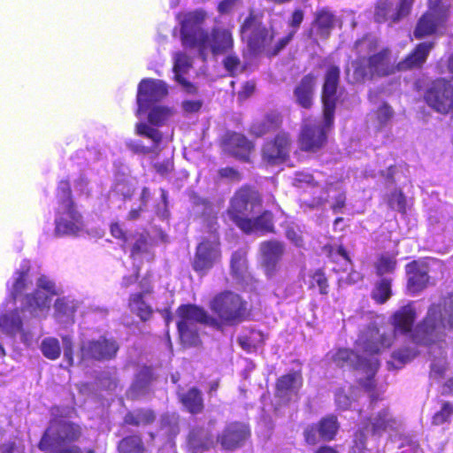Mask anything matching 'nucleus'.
I'll use <instances>...</instances> for the list:
<instances>
[{"label":"nucleus","mask_w":453,"mask_h":453,"mask_svg":"<svg viewBox=\"0 0 453 453\" xmlns=\"http://www.w3.org/2000/svg\"><path fill=\"white\" fill-rule=\"evenodd\" d=\"M341 81V69L336 65L326 67L321 87L320 100L323 121L314 123L303 120L297 137L298 148L306 153H318L327 144L328 134L334 127V116L339 101L338 88Z\"/></svg>","instance_id":"obj_1"},{"label":"nucleus","mask_w":453,"mask_h":453,"mask_svg":"<svg viewBox=\"0 0 453 453\" xmlns=\"http://www.w3.org/2000/svg\"><path fill=\"white\" fill-rule=\"evenodd\" d=\"M416 319L414 302L410 301L399 307L390 317L393 335L399 334L408 336L418 346H431L441 341L443 322L441 303L430 304L425 317L415 326Z\"/></svg>","instance_id":"obj_2"},{"label":"nucleus","mask_w":453,"mask_h":453,"mask_svg":"<svg viewBox=\"0 0 453 453\" xmlns=\"http://www.w3.org/2000/svg\"><path fill=\"white\" fill-rule=\"evenodd\" d=\"M209 308L216 318L208 315L200 307V324L217 327L220 324L235 326L243 322L250 315L248 302L240 294L228 289L213 296L209 302Z\"/></svg>","instance_id":"obj_3"},{"label":"nucleus","mask_w":453,"mask_h":453,"mask_svg":"<svg viewBox=\"0 0 453 453\" xmlns=\"http://www.w3.org/2000/svg\"><path fill=\"white\" fill-rule=\"evenodd\" d=\"M264 15L253 9L249 11L239 27V33L242 41L246 42L247 48L254 56L265 55L272 58L280 52H273L276 42L272 45L274 39V32L268 28L263 21Z\"/></svg>","instance_id":"obj_4"},{"label":"nucleus","mask_w":453,"mask_h":453,"mask_svg":"<svg viewBox=\"0 0 453 453\" xmlns=\"http://www.w3.org/2000/svg\"><path fill=\"white\" fill-rule=\"evenodd\" d=\"M168 93L165 81L153 79H143L138 87L137 115L146 113L150 110L148 119L150 124L160 126L171 116V111L163 106L155 105Z\"/></svg>","instance_id":"obj_5"},{"label":"nucleus","mask_w":453,"mask_h":453,"mask_svg":"<svg viewBox=\"0 0 453 453\" xmlns=\"http://www.w3.org/2000/svg\"><path fill=\"white\" fill-rule=\"evenodd\" d=\"M58 207L55 219L58 236L75 235L84 229V220L71 197L70 184L61 180L58 187Z\"/></svg>","instance_id":"obj_6"},{"label":"nucleus","mask_w":453,"mask_h":453,"mask_svg":"<svg viewBox=\"0 0 453 453\" xmlns=\"http://www.w3.org/2000/svg\"><path fill=\"white\" fill-rule=\"evenodd\" d=\"M79 435V426L64 419H53L39 442V449L46 453H81L75 446L65 448L67 441Z\"/></svg>","instance_id":"obj_7"},{"label":"nucleus","mask_w":453,"mask_h":453,"mask_svg":"<svg viewBox=\"0 0 453 453\" xmlns=\"http://www.w3.org/2000/svg\"><path fill=\"white\" fill-rule=\"evenodd\" d=\"M58 288L54 281L46 276H41L36 282V288L26 294L21 300L22 312L42 320L46 319L51 306L52 297L58 295Z\"/></svg>","instance_id":"obj_8"},{"label":"nucleus","mask_w":453,"mask_h":453,"mask_svg":"<svg viewBox=\"0 0 453 453\" xmlns=\"http://www.w3.org/2000/svg\"><path fill=\"white\" fill-rule=\"evenodd\" d=\"M388 58L389 50L386 48L367 58L358 57L352 62L353 82L363 83L375 77L381 78L394 73L395 66L389 64Z\"/></svg>","instance_id":"obj_9"},{"label":"nucleus","mask_w":453,"mask_h":453,"mask_svg":"<svg viewBox=\"0 0 453 453\" xmlns=\"http://www.w3.org/2000/svg\"><path fill=\"white\" fill-rule=\"evenodd\" d=\"M262 206L263 197L259 191L250 185H243L232 196L226 213L229 219L239 227L256 209Z\"/></svg>","instance_id":"obj_10"},{"label":"nucleus","mask_w":453,"mask_h":453,"mask_svg":"<svg viewBox=\"0 0 453 453\" xmlns=\"http://www.w3.org/2000/svg\"><path fill=\"white\" fill-rule=\"evenodd\" d=\"M234 47V39L231 28L214 26L211 30L200 29V58L206 60L210 53L212 57L231 52Z\"/></svg>","instance_id":"obj_11"},{"label":"nucleus","mask_w":453,"mask_h":453,"mask_svg":"<svg viewBox=\"0 0 453 453\" xmlns=\"http://www.w3.org/2000/svg\"><path fill=\"white\" fill-rule=\"evenodd\" d=\"M119 350V344L113 338L99 336L90 339L82 335L79 342V362L86 365L90 361H106L113 358Z\"/></svg>","instance_id":"obj_12"},{"label":"nucleus","mask_w":453,"mask_h":453,"mask_svg":"<svg viewBox=\"0 0 453 453\" xmlns=\"http://www.w3.org/2000/svg\"><path fill=\"white\" fill-rule=\"evenodd\" d=\"M423 99L434 111L447 115L453 111V84L446 78H436L425 89Z\"/></svg>","instance_id":"obj_13"},{"label":"nucleus","mask_w":453,"mask_h":453,"mask_svg":"<svg viewBox=\"0 0 453 453\" xmlns=\"http://www.w3.org/2000/svg\"><path fill=\"white\" fill-rule=\"evenodd\" d=\"M292 147L293 139L290 133L280 131L263 142L260 150L261 160L270 166L284 164L290 158Z\"/></svg>","instance_id":"obj_14"},{"label":"nucleus","mask_w":453,"mask_h":453,"mask_svg":"<svg viewBox=\"0 0 453 453\" xmlns=\"http://www.w3.org/2000/svg\"><path fill=\"white\" fill-rule=\"evenodd\" d=\"M220 146L223 151L234 159L250 163L256 150V143L243 133L226 130L223 134Z\"/></svg>","instance_id":"obj_15"},{"label":"nucleus","mask_w":453,"mask_h":453,"mask_svg":"<svg viewBox=\"0 0 453 453\" xmlns=\"http://www.w3.org/2000/svg\"><path fill=\"white\" fill-rule=\"evenodd\" d=\"M340 427V422L336 415H326L317 423L305 427L303 430L304 441L311 446L318 444L319 441H332L335 440Z\"/></svg>","instance_id":"obj_16"},{"label":"nucleus","mask_w":453,"mask_h":453,"mask_svg":"<svg viewBox=\"0 0 453 453\" xmlns=\"http://www.w3.org/2000/svg\"><path fill=\"white\" fill-rule=\"evenodd\" d=\"M251 437V429L249 424L242 421L227 423L221 433L218 434V440L222 451H235L245 445Z\"/></svg>","instance_id":"obj_17"},{"label":"nucleus","mask_w":453,"mask_h":453,"mask_svg":"<svg viewBox=\"0 0 453 453\" xmlns=\"http://www.w3.org/2000/svg\"><path fill=\"white\" fill-rule=\"evenodd\" d=\"M178 331L185 346H196L198 342V308L194 305H181L178 309Z\"/></svg>","instance_id":"obj_18"},{"label":"nucleus","mask_w":453,"mask_h":453,"mask_svg":"<svg viewBox=\"0 0 453 453\" xmlns=\"http://www.w3.org/2000/svg\"><path fill=\"white\" fill-rule=\"evenodd\" d=\"M61 339L62 347L58 338L53 336L44 337L40 343V350L46 358L56 360L60 357L63 349L65 365L61 366L68 368L74 365L73 342V338L67 334L63 335Z\"/></svg>","instance_id":"obj_19"},{"label":"nucleus","mask_w":453,"mask_h":453,"mask_svg":"<svg viewBox=\"0 0 453 453\" xmlns=\"http://www.w3.org/2000/svg\"><path fill=\"white\" fill-rule=\"evenodd\" d=\"M395 341L390 332H380L376 326H369L359 337L357 345L366 355L372 356L389 349Z\"/></svg>","instance_id":"obj_20"},{"label":"nucleus","mask_w":453,"mask_h":453,"mask_svg":"<svg viewBox=\"0 0 453 453\" xmlns=\"http://www.w3.org/2000/svg\"><path fill=\"white\" fill-rule=\"evenodd\" d=\"M303 386L300 371H294L280 376L275 381L274 396L280 403L288 405L295 397L299 399V390Z\"/></svg>","instance_id":"obj_21"},{"label":"nucleus","mask_w":453,"mask_h":453,"mask_svg":"<svg viewBox=\"0 0 453 453\" xmlns=\"http://www.w3.org/2000/svg\"><path fill=\"white\" fill-rule=\"evenodd\" d=\"M259 252L262 257V266L265 274L272 276L285 253V244L277 239H270L260 242Z\"/></svg>","instance_id":"obj_22"},{"label":"nucleus","mask_w":453,"mask_h":453,"mask_svg":"<svg viewBox=\"0 0 453 453\" xmlns=\"http://www.w3.org/2000/svg\"><path fill=\"white\" fill-rule=\"evenodd\" d=\"M434 48V42H422L418 43L405 57L399 61L395 69L399 72L423 68L426 63L431 50Z\"/></svg>","instance_id":"obj_23"},{"label":"nucleus","mask_w":453,"mask_h":453,"mask_svg":"<svg viewBox=\"0 0 453 453\" xmlns=\"http://www.w3.org/2000/svg\"><path fill=\"white\" fill-rule=\"evenodd\" d=\"M335 25V16L327 8L317 10L311 24L308 36L317 42L318 39L327 40Z\"/></svg>","instance_id":"obj_24"},{"label":"nucleus","mask_w":453,"mask_h":453,"mask_svg":"<svg viewBox=\"0 0 453 453\" xmlns=\"http://www.w3.org/2000/svg\"><path fill=\"white\" fill-rule=\"evenodd\" d=\"M405 273L408 276L406 288L411 295L420 293L428 286L427 265L413 260L405 265Z\"/></svg>","instance_id":"obj_25"},{"label":"nucleus","mask_w":453,"mask_h":453,"mask_svg":"<svg viewBox=\"0 0 453 453\" xmlns=\"http://www.w3.org/2000/svg\"><path fill=\"white\" fill-rule=\"evenodd\" d=\"M316 85L317 75L311 72L304 74L296 84L293 94L298 106L305 110L312 108Z\"/></svg>","instance_id":"obj_26"},{"label":"nucleus","mask_w":453,"mask_h":453,"mask_svg":"<svg viewBox=\"0 0 453 453\" xmlns=\"http://www.w3.org/2000/svg\"><path fill=\"white\" fill-rule=\"evenodd\" d=\"M238 228L245 234L255 233L260 234H274L276 232L274 215L273 211L265 210L256 217L250 216L247 218Z\"/></svg>","instance_id":"obj_27"},{"label":"nucleus","mask_w":453,"mask_h":453,"mask_svg":"<svg viewBox=\"0 0 453 453\" xmlns=\"http://www.w3.org/2000/svg\"><path fill=\"white\" fill-rule=\"evenodd\" d=\"M136 133L139 135L149 138L151 141L152 144L151 146H144L139 142L131 141L127 143V146L134 152L141 154H150L157 153L160 150L162 134L157 129L150 127L146 123L141 122L136 125Z\"/></svg>","instance_id":"obj_28"},{"label":"nucleus","mask_w":453,"mask_h":453,"mask_svg":"<svg viewBox=\"0 0 453 453\" xmlns=\"http://www.w3.org/2000/svg\"><path fill=\"white\" fill-rule=\"evenodd\" d=\"M283 117L280 111L271 110L262 119L254 120L249 127V133L255 138H261L281 127Z\"/></svg>","instance_id":"obj_29"},{"label":"nucleus","mask_w":453,"mask_h":453,"mask_svg":"<svg viewBox=\"0 0 453 453\" xmlns=\"http://www.w3.org/2000/svg\"><path fill=\"white\" fill-rule=\"evenodd\" d=\"M0 329L5 334L12 336L19 334L21 342L27 345H29L33 340V334L23 327L18 311L0 315Z\"/></svg>","instance_id":"obj_30"},{"label":"nucleus","mask_w":453,"mask_h":453,"mask_svg":"<svg viewBox=\"0 0 453 453\" xmlns=\"http://www.w3.org/2000/svg\"><path fill=\"white\" fill-rule=\"evenodd\" d=\"M446 21V19L426 11L417 20L413 30V36L417 40H421L434 35Z\"/></svg>","instance_id":"obj_31"},{"label":"nucleus","mask_w":453,"mask_h":453,"mask_svg":"<svg viewBox=\"0 0 453 453\" xmlns=\"http://www.w3.org/2000/svg\"><path fill=\"white\" fill-rule=\"evenodd\" d=\"M220 258L219 235L212 233L210 240L200 242V272H206Z\"/></svg>","instance_id":"obj_32"},{"label":"nucleus","mask_w":453,"mask_h":453,"mask_svg":"<svg viewBox=\"0 0 453 453\" xmlns=\"http://www.w3.org/2000/svg\"><path fill=\"white\" fill-rule=\"evenodd\" d=\"M304 20V11L301 8H296L290 14L287 25L288 27V33L282 37L279 38L276 42V47L274 48V53L281 52L287 48V46L293 41L298 30L301 27L302 23Z\"/></svg>","instance_id":"obj_33"},{"label":"nucleus","mask_w":453,"mask_h":453,"mask_svg":"<svg viewBox=\"0 0 453 453\" xmlns=\"http://www.w3.org/2000/svg\"><path fill=\"white\" fill-rule=\"evenodd\" d=\"M198 12H193L184 16L181 21V40L186 49H194L198 43Z\"/></svg>","instance_id":"obj_34"},{"label":"nucleus","mask_w":453,"mask_h":453,"mask_svg":"<svg viewBox=\"0 0 453 453\" xmlns=\"http://www.w3.org/2000/svg\"><path fill=\"white\" fill-rule=\"evenodd\" d=\"M191 66L190 58L184 53H176L173 56V73L175 80L183 87V89L190 94L196 91V88L185 78Z\"/></svg>","instance_id":"obj_35"},{"label":"nucleus","mask_w":453,"mask_h":453,"mask_svg":"<svg viewBox=\"0 0 453 453\" xmlns=\"http://www.w3.org/2000/svg\"><path fill=\"white\" fill-rule=\"evenodd\" d=\"M152 379V369L148 366L142 367L127 391V396L132 399H136L146 395L150 391V385Z\"/></svg>","instance_id":"obj_36"},{"label":"nucleus","mask_w":453,"mask_h":453,"mask_svg":"<svg viewBox=\"0 0 453 453\" xmlns=\"http://www.w3.org/2000/svg\"><path fill=\"white\" fill-rule=\"evenodd\" d=\"M29 263L23 261L13 275V283L11 290V294L14 299H16L23 292L27 291L32 285V280L29 278Z\"/></svg>","instance_id":"obj_37"},{"label":"nucleus","mask_w":453,"mask_h":453,"mask_svg":"<svg viewBox=\"0 0 453 453\" xmlns=\"http://www.w3.org/2000/svg\"><path fill=\"white\" fill-rule=\"evenodd\" d=\"M392 284L393 279L390 277H382L374 282L371 298L376 304L382 305L392 297Z\"/></svg>","instance_id":"obj_38"},{"label":"nucleus","mask_w":453,"mask_h":453,"mask_svg":"<svg viewBox=\"0 0 453 453\" xmlns=\"http://www.w3.org/2000/svg\"><path fill=\"white\" fill-rule=\"evenodd\" d=\"M394 16L395 9H393V4L389 0L377 1L373 13V19L376 23H388L389 26H392L399 22L393 20Z\"/></svg>","instance_id":"obj_39"},{"label":"nucleus","mask_w":453,"mask_h":453,"mask_svg":"<svg viewBox=\"0 0 453 453\" xmlns=\"http://www.w3.org/2000/svg\"><path fill=\"white\" fill-rule=\"evenodd\" d=\"M216 419L209 420L207 425L200 427V450H208L214 449L219 441L218 440V434H215L213 431L216 428Z\"/></svg>","instance_id":"obj_40"},{"label":"nucleus","mask_w":453,"mask_h":453,"mask_svg":"<svg viewBox=\"0 0 453 453\" xmlns=\"http://www.w3.org/2000/svg\"><path fill=\"white\" fill-rule=\"evenodd\" d=\"M79 306V302L69 296L58 298L54 304L55 315L57 319L66 320L70 319Z\"/></svg>","instance_id":"obj_41"},{"label":"nucleus","mask_w":453,"mask_h":453,"mask_svg":"<svg viewBox=\"0 0 453 453\" xmlns=\"http://www.w3.org/2000/svg\"><path fill=\"white\" fill-rule=\"evenodd\" d=\"M308 288H319L322 296H327L329 293V281L323 268H317L311 271L308 274Z\"/></svg>","instance_id":"obj_42"},{"label":"nucleus","mask_w":453,"mask_h":453,"mask_svg":"<svg viewBox=\"0 0 453 453\" xmlns=\"http://www.w3.org/2000/svg\"><path fill=\"white\" fill-rule=\"evenodd\" d=\"M231 274L235 278H242L248 269L247 251L243 249L235 250L230 260Z\"/></svg>","instance_id":"obj_43"},{"label":"nucleus","mask_w":453,"mask_h":453,"mask_svg":"<svg viewBox=\"0 0 453 453\" xmlns=\"http://www.w3.org/2000/svg\"><path fill=\"white\" fill-rule=\"evenodd\" d=\"M441 307V340L446 335V330L453 329V291L449 293L444 298L443 305Z\"/></svg>","instance_id":"obj_44"},{"label":"nucleus","mask_w":453,"mask_h":453,"mask_svg":"<svg viewBox=\"0 0 453 453\" xmlns=\"http://www.w3.org/2000/svg\"><path fill=\"white\" fill-rule=\"evenodd\" d=\"M395 422L389 410L382 409L371 419L372 432L374 434H380L382 432L386 431L388 427L395 424Z\"/></svg>","instance_id":"obj_45"},{"label":"nucleus","mask_w":453,"mask_h":453,"mask_svg":"<svg viewBox=\"0 0 453 453\" xmlns=\"http://www.w3.org/2000/svg\"><path fill=\"white\" fill-rule=\"evenodd\" d=\"M217 214L216 206L211 202L206 199H200V219L203 224H206L209 229L214 228L218 224Z\"/></svg>","instance_id":"obj_46"},{"label":"nucleus","mask_w":453,"mask_h":453,"mask_svg":"<svg viewBox=\"0 0 453 453\" xmlns=\"http://www.w3.org/2000/svg\"><path fill=\"white\" fill-rule=\"evenodd\" d=\"M129 306L131 311L143 321L149 319L152 314V309L143 299V294H134L130 297Z\"/></svg>","instance_id":"obj_47"},{"label":"nucleus","mask_w":453,"mask_h":453,"mask_svg":"<svg viewBox=\"0 0 453 453\" xmlns=\"http://www.w3.org/2000/svg\"><path fill=\"white\" fill-rule=\"evenodd\" d=\"M155 417L151 410H135L125 416V422L133 426H144L153 422Z\"/></svg>","instance_id":"obj_48"},{"label":"nucleus","mask_w":453,"mask_h":453,"mask_svg":"<svg viewBox=\"0 0 453 453\" xmlns=\"http://www.w3.org/2000/svg\"><path fill=\"white\" fill-rule=\"evenodd\" d=\"M119 453H145L142 441L138 435L123 438L118 446Z\"/></svg>","instance_id":"obj_49"},{"label":"nucleus","mask_w":453,"mask_h":453,"mask_svg":"<svg viewBox=\"0 0 453 453\" xmlns=\"http://www.w3.org/2000/svg\"><path fill=\"white\" fill-rule=\"evenodd\" d=\"M397 260L394 256L380 255L374 264L375 273L380 278L385 274L393 273L395 271Z\"/></svg>","instance_id":"obj_50"},{"label":"nucleus","mask_w":453,"mask_h":453,"mask_svg":"<svg viewBox=\"0 0 453 453\" xmlns=\"http://www.w3.org/2000/svg\"><path fill=\"white\" fill-rule=\"evenodd\" d=\"M355 359H360L357 354L349 349H338L332 357L333 362L339 367H343L348 365H352L355 369L359 366L353 365Z\"/></svg>","instance_id":"obj_51"},{"label":"nucleus","mask_w":453,"mask_h":453,"mask_svg":"<svg viewBox=\"0 0 453 453\" xmlns=\"http://www.w3.org/2000/svg\"><path fill=\"white\" fill-rule=\"evenodd\" d=\"M388 204L392 210L397 211L403 215L407 212V199L400 188L394 189L388 195Z\"/></svg>","instance_id":"obj_52"},{"label":"nucleus","mask_w":453,"mask_h":453,"mask_svg":"<svg viewBox=\"0 0 453 453\" xmlns=\"http://www.w3.org/2000/svg\"><path fill=\"white\" fill-rule=\"evenodd\" d=\"M418 354V351L412 348L404 347L395 350L391 357L395 362V367L400 368L405 364L411 362Z\"/></svg>","instance_id":"obj_53"},{"label":"nucleus","mask_w":453,"mask_h":453,"mask_svg":"<svg viewBox=\"0 0 453 453\" xmlns=\"http://www.w3.org/2000/svg\"><path fill=\"white\" fill-rule=\"evenodd\" d=\"M225 55L226 57L222 60L223 67L227 72L229 76L234 77L236 76L238 70L242 65V61L239 56L233 52V50Z\"/></svg>","instance_id":"obj_54"},{"label":"nucleus","mask_w":453,"mask_h":453,"mask_svg":"<svg viewBox=\"0 0 453 453\" xmlns=\"http://www.w3.org/2000/svg\"><path fill=\"white\" fill-rule=\"evenodd\" d=\"M453 416V404L449 402H444L440 411H436L432 418V424L441 426L449 422Z\"/></svg>","instance_id":"obj_55"},{"label":"nucleus","mask_w":453,"mask_h":453,"mask_svg":"<svg viewBox=\"0 0 453 453\" xmlns=\"http://www.w3.org/2000/svg\"><path fill=\"white\" fill-rule=\"evenodd\" d=\"M180 401L183 406L192 414L198 412V390L191 388L187 394L180 395Z\"/></svg>","instance_id":"obj_56"},{"label":"nucleus","mask_w":453,"mask_h":453,"mask_svg":"<svg viewBox=\"0 0 453 453\" xmlns=\"http://www.w3.org/2000/svg\"><path fill=\"white\" fill-rule=\"evenodd\" d=\"M374 113L380 127H384L392 119L394 110L387 102H384L378 107Z\"/></svg>","instance_id":"obj_57"},{"label":"nucleus","mask_w":453,"mask_h":453,"mask_svg":"<svg viewBox=\"0 0 453 453\" xmlns=\"http://www.w3.org/2000/svg\"><path fill=\"white\" fill-rule=\"evenodd\" d=\"M161 430L163 434H166L169 438L175 436L178 432L177 417L173 415H164L161 418Z\"/></svg>","instance_id":"obj_58"},{"label":"nucleus","mask_w":453,"mask_h":453,"mask_svg":"<svg viewBox=\"0 0 453 453\" xmlns=\"http://www.w3.org/2000/svg\"><path fill=\"white\" fill-rule=\"evenodd\" d=\"M426 11L448 19L449 5L446 4L443 0H428Z\"/></svg>","instance_id":"obj_59"},{"label":"nucleus","mask_w":453,"mask_h":453,"mask_svg":"<svg viewBox=\"0 0 453 453\" xmlns=\"http://www.w3.org/2000/svg\"><path fill=\"white\" fill-rule=\"evenodd\" d=\"M414 4V0H399L395 9L394 21H401L403 18L407 17Z\"/></svg>","instance_id":"obj_60"},{"label":"nucleus","mask_w":453,"mask_h":453,"mask_svg":"<svg viewBox=\"0 0 453 453\" xmlns=\"http://www.w3.org/2000/svg\"><path fill=\"white\" fill-rule=\"evenodd\" d=\"M326 249L327 250V257L332 261L336 262L337 256H341L346 262H348L350 265L352 264L351 258H350L347 250L345 249V247L342 244L337 246L336 248H334L333 246H328V247H326Z\"/></svg>","instance_id":"obj_61"},{"label":"nucleus","mask_w":453,"mask_h":453,"mask_svg":"<svg viewBox=\"0 0 453 453\" xmlns=\"http://www.w3.org/2000/svg\"><path fill=\"white\" fill-rule=\"evenodd\" d=\"M334 402L338 409L342 411L349 410L351 406L350 397L344 392L343 389H339L335 393Z\"/></svg>","instance_id":"obj_62"},{"label":"nucleus","mask_w":453,"mask_h":453,"mask_svg":"<svg viewBox=\"0 0 453 453\" xmlns=\"http://www.w3.org/2000/svg\"><path fill=\"white\" fill-rule=\"evenodd\" d=\"M285 235L287 239L289 240L296 247H303V239L302 233L298 228L288 226L285 231Z\"/></svg>","instance_id":"obj_63"},{"label":"nucleus","mask_w":453,"mask_h":453,"mask_svg":"<svg viewBox=\"0 0 453 453\" xmlns=\"http://www.w3.org/2000/svg\"><path fill=\"white\" fill-rule=\"evenodd\" d=\"M219 175L221 178L229 179L233 181H237V182L240 181L242 178L240 172L237 169L231 167V166L220 168L219 170Z\"/></svg>","instance_id":"obj_64"}]
</instances>
